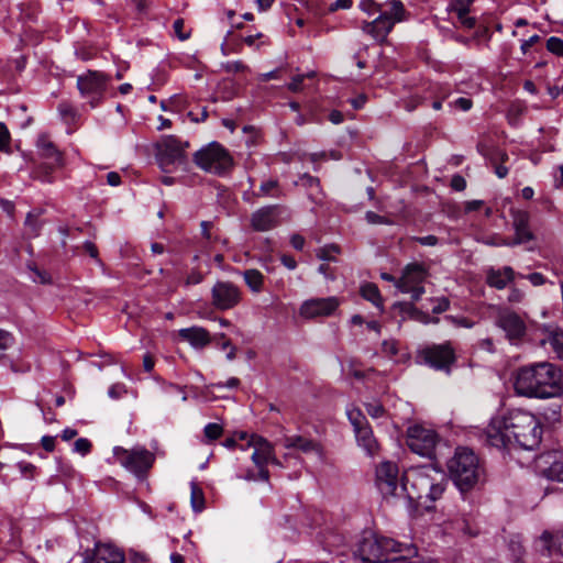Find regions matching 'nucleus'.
<instances>
[{"instance_id": "1", "label": "nucleus", "mask_w": 563, "mask_h": 563, "mask_svg": "<svg viewBox=\"0 0 563 563\" xmlns=\"http://www.w3.org/2000/svg\"><path fill=\"white\" fill-rule=\"evenodd\" d=\"M485 433L492 446L507 448L517 443L522 449L533 450L541 442L542 427L531 412L514 409L492 418Z\"/></svg>"}, {"instance_id": "2", "label": "nucleus", "mask_w": 563, "mask_h": 563, "mask_svg": "<svg viewBox=\"0 0 563 563\" xmlns=\"http://www.w3.org/2000/svg\"><path fill=\"white\" fill-rule=\"evenodd\" d=\"M517 394L534 398L559 396L563 388V376L552 363L541 362L519 367L514 376Z\"/></svg>"}, {"instance_id": "3", "label": "nucleus", "mask_w": 563, "mask_h": 563, "mask_svg": "<svg viewBox=\"0 0 563 563\" xmlns=\"http://www.w3.org/2000/svg\"><path fill=\"white\" fill-rule=\"evenodd\" d=\"M446 482L442 471L432 465L421 466L406 473L401 489L411 499L434 501L442 496Z\"/></svg>"}, {"instance_id": "4", "label": "nucleus", "mask_w": 563, "mask_h": 563, "mask_svg": "<svg viewBox=\"0 0 563 563\" xmlns=\"http://www.w3.org/2000/svg\"><path fill=\"white\" fill-rule=\"evenodd\" d=\"M402 552V544L394 539L367 533L360 541L355 555L364 563H383L398 561L400 556L391 555Z\"/></svg>"}, {"instance_id": "5", "label": "nucleus", "mask_w": 563, "mask_h": 563, "mask_svg": "<svg viewBox=\"0 0 563 563\" xmlns=\"http://www.w3.org/2000/svg\"><path fill=\"white\" fill-rule=\"evenodd\" d=\"M449 472L456 486L462 490L471 489L478 481L481 468L473 451L460 448L448 462Z\"/></svg>"}, {"instance_id": "6", "label": "nucleus", "mask_w": 563, "mask_h": 563, "mask_svg": "<svg viewBox=\"0 0 563 563\" xmlns=\"http://www.w3.org/2000/svg\"><path fill=\"white\" fill-rule=\"evenodd\" d=\"M249 448L253 450L251 460L257 468V473L249 470L244 474H239L238 477L249 482L258 479L268 482L271 474L267 465L274 464L282 466V463L276 457L274 445L265 438L261 435H254L250 438Z\"/></svg>"}, {"instance_id": "7", "label": "nucleus", "mask_w": 563, "mask_h": 563, "mask_svg": "<svg viewBox=\"0 0 563 563\" xmlns=\"http://www.w3.org/2000/svg\"><path fill=\"white\" fill-rule=\"evenodd\" d=\"M388 10L380 11L378 16L371 21L364 22L362 31L371 35L378 43H384L394 25L406 20V10L399 0H391L386 3Z\"/></svg>"}, {"instance_id": "8", "label": "nucleus", "mask_w": 563, "mask_h": 563, "mask_svg": "<svg viewBox=\"0 0 563 563\" xmlns=\"http://www.w3.org/2000/svg\"><path fill=\"white\" fill-rule=\"evenodd\" d=\"M187 141H181L175 135L163 136L156 144V158L158 165L165 172L186 164Z\"/></svg>"}, {"instance_id": "9", "label": "nucleus", "mask_w": 563, "mask_h": 563, "mask_svg": "<svg viewBox=\"0 0 563 563\" xmlns=\"http://www.w3.org/2000/svg\"><path fill=\"white\" fill-rule=\"evenodd\" d=\"M196 164L203 170L222 174L232 167V157L219 143H210L195 154Z\"/></svg>"}, {"instance_id": "10", "label": "nucleus", "mask_w": 563, "mask_h": 563, "mask_svg": "<svg viewBox=\"0 0 563 563\" xmlns=\"http://www.w3.org/2000/svg\"><path fill=\"white\" fill-rule=\"evenodd\" d=\"M113 453L117 461L137 477L144 476L155 461V455L143 448L126 450L117 446Z\"/></svg>"}, {"instance_id": "11", "label": "nucleus", "mask_w": 563, "mask_h": 563, "mask_svg": "<svg viewBox=\"0 0 563 563\" xmlns=\"http://www.w3.org/2000/svg\"><path fill=\"white\" fill-rule=\"evenodd\" d=\"M110 78L103 73L89 70L77 79V87L85 98L89 99L91 107H96L101 100Z\"/></svg>"}, {"instance_id": "12", "label": "nucleus", "mask_w": 563, "mask_h": 563, "mask_svg": "<svg viewBox=\"0 0 563 563\" xmlns=\"http://www.w3.org/2000/svg\"><path fill=\"white\" fill-rule=\"evenodd\" d=\"M438 443L434 430L421 424H415L407 431V444L410 450L421 456L431 457Z\"/></svg>"}, {"instance_id": "13", "label": "nucleus", "mask_w": 563, "mask_h": 563, "mask_svg": "<svg viewBox=\"0 0 563 563\" xmlns=\"http://www.w3.org/2000/svg\"><path fill=\"white\" fill-rule=\"evenodd\" d=\"M427 277L424 267L420 264H408L401 277L396 282V287L406 294H411V298L417 301L424 294L423 282Z\"/></svg>"}, {"instance_id": "14", "label": "nucleus", "mask_w": 563, "mask_h": 563, "mask_svg": "<svg viewBox=\"0 0 563 563\" xmlns=\"http://www.w3.org/2000/svg\"><path fill=\"white\" fill-rule=\"evenodd\" d=\"M123 553L110 544H97L93 551H85L71 563H123Z\"/></svg>"}, {"instance_id": "15", "label": "nucleus", "mask_w": 563, "mask_h": 563, "mask_svg": "<svg viewBox=\"0 0 563 563\" xmlns=\"http://www.w3.org/2000/svg\"><path fill=\"white\" fill-rule=\"evenodd\" d=\"M212 305L219 310L233 308L241 300V291L230 282H218L212 287Z\"/></svg>"}, {"instance_id": "16", "label": "nucleus", "mask_w": 563, "mask_h": 563, "mask_svg": "<svg viewBox=\"0 0 563 563\" xmlns=\"http://www.w3.org/2000/svg\"><path fill=\"white\" fill-rule=\"evenodd\" d=\"M423 358L431 367L449 372L455 361L454 349L450 342L434 344L423 351Z\"/></svg>"}, {"instance_id": "17", "label": "nucleus", "mask_w": 563, "mask_h": 563, "mask_svg": "<svg viewBox=\"0 0 563 563\" xmlns=\"http://www.w3.org/2000/svg\"><path fill=\"white\" fill-rule=\"evenodd\" d=\"M340 306L336 297L311 298L303 301L299 308V314L305 319L331 316Z\"/></svg>"}, {"instance_id": "18", "label": "nucleus", "mask_w": 563, "mask_h": 563, "mask_svg": "<svg viewBox=\"0 0 563 563\" xmlns=\"http://www.w3.org/2000/svg\"><path fill=\"white\" fill-rule=\"evenodd\" d=\"M376 484L385 496L397 494L399 487V470L397 464L385 461L376 468Z\"/></svg>"}, {"instance_id": "19", "label": "nucleus", "mask_w": 563, "mask_h": 563, "mask_svg": "<svg viewBox=\"0 0 563 563\" xmlns=\"http://www.w3.org/2000/svg\"><path fill=\"white\" fill-rule=\"evenodd\" d=\"M284 208L279 205L265 206L251 214V225L256 232H266L279 224V217Z\"/></svg>"}, {"instance_id": "20", "label": "nucleus", "mask_w": 563, "mask_h": 563, "mask_svg": "<svg viewBox=\"0 0 563 563\" xmlns=\"http://www.w3.org/2000/svg\"><path fill=\"white\" fill-rule=\"evenodd\" d=\"M510 216L512 219V228L515 231V238L511 242H503L504 244H508L510 246L520 245L533 241L536 239L533 232L531 231L530 223V214L528 211L511 209Z\"/></svg>"}, {"instance_id": "21", "label": "nucleus", "mask_w": 563, "mask_h": 563, "mask_svg": "<svg viewBox=\"0 0 563 563\" xmlns=\"http://www.w3.org/2000/svg\"><path fill=\"white\" fill-rule=\"evenodd\" d=\"M537 467L548 478L563 482V453L547 452L537 459Z\"/></svg>"}, {"instance_id": "22", "label": "nucleus", "mask_w": 563, "mask_h": 563, "mask_svg": "<svg viewBox=\"0 0 563 563\" xmlns=\"http://www.w3.org/2000/svg\"><path fill=\"white\" fill-rule=\"evenodd\" d=\"M497 323L506 332L509 340L520 339L526 333V324L516 312H501L498 317Z\"/></svg>"}, {"instance_id": "23", "label": "nucleus", "mask_w": 563, "mask_h": 563, "mask_svg": "<svg viewBox=\"0 0 563 563\" xmlns=\"http://www.w3.org/2000/svg\"><path fill=\"white\" fill-rule=\"evenodd\" d=\"M36 146L41 157L47 161V165L51 170L63 165L64 159L62 153L47 135H40L36 141Z\"/></svg>"}, {"instance_id": "24", "label": "nucleus", "mask_w": 563, "mask_h": 563, "mask_svg": "<svg viewBox=\"0 0 563 563\" xmlns=\"http://www.w3.org/2000/svg\"><path fill=\"white\" fill-rule=\"evenodd\" d=\"M538 547L549 555L558 554L563 558V530L554 536L548 531L543 532L538 540Z\"/></svg>"}, {"instance_id": "25", "label": "nucleus", "mask_w": 563, "mask_h": 563, "mask_svg": "<svg viewBox=\"0 0 563 563\" xmlns=\"http://www.w3.org/2000/svg\"><path fill=\"white\" fill-rule=\"evenodd\" d=\"M474 0H450L449 11L454 12L459 22L466 29L475 26V19L470 16L471 5Z\"/></svg>"}, {"instance_id": "26", "label": "nucleus", "mask_w": 563, "mask_h": 563, "mask_svg": "<svg viewBox=\"0 0 563 563\" xmlns=\"http://www.w3.org/2000/svg\"><path fill=\"white\" fill-rule=\"evenodd\" d=\"M180 339L189 342L194 347H203L210 342L209 332L201 327H190L180 329L178 332Z\"/></svg>"}, {"instance_id": "27", "label": "nucleus", "mask_w": 563, "mask_h": 563, "mask_svg": "<svg viewBox=\"0 0 563 563\" xmlns=\"http://www.w3.org/2000/svg\"><path fill=\"white\" fill-rule=\"evenodd\" d=\"M284 446L286 449H297L303 453H316L318 456L322 455L320 445L307 438L301 435H291L284 439Z\"/></svg>"}, {"instance_id": "28", "label": "nucleus", "mask_w": 563, "mask_h": 563, "mask_svg": "<svg viewBox=\"0 0 563 563\" xmlns=\"http://www.w3.org/2000/svg\"><path fill=\"white\" fill-rule=\"evenodd\" d=\"M515 278V272L510 266L501 269H489L487 272V284L497 289H504Z\"/></svg>"}, {"instance_id": "29", "label": "nucleus", "mask_w": 563, "mask_h": 563, "mask_svg": "<svg viewBox=\"0 0 563 563\" xmlns=\"http://www.w3.org/2000/svg\"><path fill=\"white\" fill-rule=\"evenodd\" d=\"M358 444L369 454L373 455L378 450V444L373 435L371 427L367 424L354 431Z\"/></svg>"}, {"instance_id": "30", "label": "nucleus", "mask_w": 563, "mask_h": 563, "mask_svg": "<svg viewBox=\"0 0 563 563\" xmlns=\"http://www.w3.org/2000/svg\"><path fill=\"white\" fill-rule=\"evenodd\" d=\"M243 278L247 287L253 292H261L264 286V275L255 268L246 269L243 272Z\"/></svg>"}, {"instance_id": "31", "label": "nucleus", "mask_w": 563, "mask_h": 563, "mask_svg": "<svg viewBox=\"0 0 563 563\" xmlns=\"http://www.w3.org/2000/svg\"><path fill=\"white\" fill-rule=\"evenodd\" d=\"M397 307L405 313H407L411 319L420 322V323H429V322H438V318L431 319L429 314L418 310L413 305L408 302L397 303Z\"/></svg>"}, {"instance_id": "32", "label": "nucleus", "mask_w": 563, "mask_h": 563, "mask_svg": "<svg viewBox=\"0 0 563 563\" xmlns=\"http://www.w3.org/2000/svg\"><path fill=\"white\" fill-rule=\"evenodd\" d=\"M360 291L364 299L371 301L375 307L383 309V299L379 289L375 284H364Z\"/></svg>"}, {"instance_id": "33", "label": "nucleus", "mask_w": 563, "mask_h": 563, "mask_svg": "<svg viewBox=\"0 0 563 563\" xmlns=\"http://www.w3.org/2000/svg\"><path fill=\"white\" fill-rule=\"evenodd\" d=\"M190 504L192 510L196 512H200L205 509V494L196 482L190 483Z\"/></svg>"}, {"instance_id": "34", "label": "nucleus", "mask_w": 563, "mask_h": 563, "mask_svg": "<svg viewBox=\"0 0 563 563\" xmlns=\"http://www.w3.org/2000/svg\"><path fill=\"white\" fill-rule=\"evenodd\" d=\"M257 197H278L280 196L278 181L276 179H267L262 181L258 192H256Z\"/></svg>"}, {"instance_id": "35", "label": "nucleus", "mask_w": 563, "mask_h": 563, "mask_svg": "<svg viewBox=\"0 0 563 563\" xmlns=\"http://www.w3.org/2000/svg\"><path fill=\"white\" fill-rule=\"evenodd\" d=\"M347 418L352 423L354 431L368 424L366 417L357 408L347 411Z\"/></svg>"}, {"instance_id": "36", "label": "nucleus", "mask_w": 563, "mask_h": 563, "mask_svg": "<svg viewBox=\"0 0 563 563\" xmlns=\"http://www.w3.org/2000/svg\"><path fill=\"white\" fill-rule=\"evenodd\" d=\"M548 342L559 357H563V332L559 330L552 331L548 338Z\"/></svg>"}, {"instance_id": "37", "label": "nucleus", "mask_w": 563, "mask_h": 563, "mask_svg": "<svg viewBox=\"0 0 563 563\" xmlns=\"http://www.w3.org/2000/svg\"><path fill=\"white\" fill-rule=\"evenodd\" d=\"M24 224H25V228L30 235H32V236L38 235V232L41 229V223H40L36 214H34L32 212L27 213Z\"/></svg>"}, {"instance_id": "38", "label": "nucleus", "mask_w": 563, "mask_h": 563, "mask_svg": "<svg viewBox=\"0 0 563 563\" xmlns=\"http://www.w3.org/2000/svg\"><path fill=\"white\" fill-rule=\"evenodd\" d=\"M360 7L363 11L367 12L368 14H380V11L388 10V7L385 4L376 3L373 0H363L360 3Z\"/></svg>"}, {"instance_id": "39", "label": "nucleus", "mask_w": 563, "mask_h": 563, "mask_svg": "<svg viewBox=\"0 0 563 563\" xmlns=\"http://www.w3.org/2000/svg\"><path fill=\"white\" fill-rule=\"evenodd\" d=\"M11 135L3 122H0V152H10Z\"/></svg>"}, {"instance_id": "40", "label": "nucleus", "mask_w": 563, "mask_h": 563, "mask_svg": "<svg viewBox=\"0 0 563 563\" xmlns=\"http://www.w3.org/2000/svg\"><path fill=\"white\" fill-rule=\"evenodd\" d=\"M205 437L210 440L219 439L223 433V428L219 423H208L203 429Z\"/></svg>"}, {"instance_id": "41", "label": "nucleus", "mask_w": 563, "mask_h": 563, "mask_svg": "<svg viewBox=\"0 0 563 563\" xmlns=\"http://www.w3.org/2000/svg\"><path fill=\"white\" fill-rule=\"evenodd\" d=\"M13 344V335L10 332L0 329V358L4 355V351L10 349Z\"/></svg>"}, {"instance_id": "42", "label": "nucleus", "mask_w": 563, "mask_h": 563, "mask_svg": "<svg viewBox=\"0 0 563 563\" xmlns=\"http://www.w3.org/2000/svg\"><path fill=\"white\" fill-rule=\"evenodd\" d=\"M547 48L554 55H563V40L556 36H551L547 41Z\"/></svg>"}, {"instance_id": "43", "label": "nucleus", "mask_w": 563, "mask_h": 563, "mask_svg": "<svg viewBox=\"0 0 563 563\" xmlns=\"http://www.w3.org/2000/svg\"><path fill=\"white\" fill-rule=\"evenodd\" d=\"M338 252L339 247L336 245L324 246L318 251L317 256L322 261H333V254Z\"/></svg>"}, {"instance_id": "44", "label": "nucleus", "mask_w": 563, "mask_h": 563, "mask_svg": "<svg viewBox=\"0 0 563 563\" xmlns=\"http://www.w3.org/2000/svg\"><path fill=\"white\" fill-rule=\"evenodd\" d=\"M91 450V442L88 439L80 438L75 442V451L81 455H86Z\"/></svg>"}, {"instance_id": "45", "label": "nucleus", "mask_w": 563, "mask_h": 563, "mask_svg": "<svg viewBox=\"0 0 563 563\" xmlns=\"http://www.w3.org/2000/svg\"><path fill=\"white\" fill-rule=\"evenodd\" d=\"M366 410H367V413L372 418H379V417H383L385 415L384 407L380 404H378V402L367 404L366 405Z\"/></svg>"}, {"instance_id": "46", "label": "nucleus", "mask_w": 563, "mask_h": 563, "mask_svg": "<svg viewBox=\"0 0 563 563\" xmlns=\"http://www.w3.org/2000/svg\"><path fill=\"white\" fill-rule=\"evenodd\" d=\"M184 20L177 19L174 21L173 27L177 37L181 41H185L189 37V33L184 31Z\"/></svg>"}, {"instance_id": "47", "label": "nucleus", "mask_w": 563, "mask_h": 563, "mask_svg": "<svg viewBox=\"0 0 563 563\" xmlns=\"http://www.w3.org/2000/svg\"><path fill=\"white\" fill-rule=\"evenodd\" d=\"M383 352L388 355H396L398 353L397 342L395 340L384 341L382 344Z\"/></svg>"}, {"instance_id": "48", "label": "nucleus", "mask_w": 563, "mask_h": 563, "mask_svg": "<svg viewBox=\"0 0 563 563\" xmlns=\"http://www.w3.org/2000/svg\"><path fill=\"white\" fill-rule=\"evenodd\" d=\"M203 279V276L200 272L198 271H192L186 278L185 280V285L186 286H191V285H197V284H200Z\"/></svg>"}, {"instance_id": "49", "label": "nucleus", "mask_w": 563, "mask_h": 563, "mask_svg": "<svg viewBox=\"0 0 563 563\" xmlns=\"http://www.w3.org/2000/svg\"><path fill=\"white\" fill-rule=\"evenodd\" d=\"M456 525H457V529H460L465 534L475 536L477 533L476 530L472 529L471 522L466 518H463L461 522L457 521Z\"/></svg>"}, {"instance_id": "50", "label": "nucleus", "mask_w": 563, "mask_h": 563, "mask_svg": "<svg viewBox=\"0 0 563 563\" xmlns=\"http://www.w3.org/2000/svg\"><path fill=\"white\" fill-rule=\"evenodd\" d=\"M305 80V76L297 75L292 78V80L288 84V89L292 92H298L302 89V82Z\"/></svg>"}, {"instance_id": "51", "label": "nucleus", "mask_w": 563, "mask_h": 563, "mask_svg": "<svg viewBox=\"0 0 563 563\" xmlns=\"http://www.w3.org/2000/svg\"><path fill=\"white\" fill-rule=\"evenodd\" d=\"M453 106L461 109L462 111H468L472 108L473 102L468 98L461 97L453 102Z\"/></svg>"}, {"instance_id": "52", "label": "nucleus", "mask_w": 563, "mask_h": 563, "mask_svg": "<svg viewBox=\"0 0 563 563\" xmlns=\"http://www.w3.org/2000/svg\"><path fill=\"white\" fill-rule=\"evenodd\" d=\"M451 186L453 189L462 191L466 188V181L462 176L455 175L451 180Z\"/></svg>"}, {"instance_id": "53", "label": "nucleus", "mask_w": 563, "mask_h": 563, "mask_svg": "<svg viewBox=\"0 0 563 563\" xmlns=\"http://www.w3.org/2000/svg\"><path fill=\"white\" fill-rule=\"evenodd\" d=\"M503 242H510V241L507 239H504L499 235H494L484 241L485 244L492 245V246H509L508 244H504Z\"/></svg>"}, {"instance_id": "54", "label": "nucleus", "mask_w": 563, "mask_h": 563, "mask_svg": "<svg viewBox=\"0 0 563 563\" xmlns=\"http://www.w3.org/2000/svg\"><path fill=\"white\" fill-rule=\"evenodd\" d=\"M290 244L295 250H302L305 246V238L300 234H292L290 238Z\"/></svg>"}, {"instance_id": "55", "label": "nucleus", "mask_w": 563, "mask_h": 563, "mask_svg": "<svg viewBox=\"0 0 563 563\" xmlns=\"http://www.w3.org/2000/svg\"><path fill=\"white\" fill-rule=\"evenodd\" d=\"M352 7V0H335V2H333L329 10L331 12L333 11H336L339 9H350Z\"/></svg>"}, {"instance_id": "56", "label": "nucleus", "mask_w": 563, "mask_h": 563, "mask_svg": "<svg viewBox=\"0 0 563 563\" xmlns=\"http://www.w3.org/2000/svg\"><path fill=\"white\" fill-rule=\"evenodd\" d=\"M222 444L228 449H240L241 451H245V446L242 443H238L234 435L225 439Z\"/></svg>"}, {"instance_id": "57", "label": "nucleus", "mask_w": 563, "mask_h": 563, "mask_svg": "<svg viewBox=\"0 0 563 563\" xmlns=\"http://www.w3.org/2000/svg\"><path fill=\"white\" fill-rule=\"evenodd\" d=\"M42 446L45 451L52 452L55 449V438L45 435L41 440Z\"/></svg>"}, {"instance_id": "58", "label": "nucleus", "mask_w": 563, "mask_h": 563, "mask_svg": "<svg viewBox=\"0 0 563 563\" xmlns=\"http://www.w3.org/2000/svg\"><path fill=\"white\" fill-rule=\"evenodd\" d=\"M123 393H125V389L124 386L121 384H115L111 386L108 391L109 396L114 399L119 398Z\"/></svg>"}, {"instance_id": "59", "label": "nucleus", "mask_w": 563, "mask_h": 563, "mask_svg": "<svg viewBox=\"0 0 563 563\" xmlns=\"http://www.w3.org/2000/svg\"><path fill=\"white\" fill-rule=\"evenodd\" d=\"M82 247L91 257L98 260V249L92 242L86 241Z\"/></svg>"}, {"instance_id": "60", "label": "nucleus", "mask_w": 563, "mask_h": 563, "mask_svg": "<svg viewBox=\"0 0 563 563\" xmlns=\"http://www.w3.org/2000/svg\"><path fill=\"white\" fill-rule=\"evenodd\" d=\"M225 69L227 71H234V73H238V71H243L246 69V66L242 63V62H232V63H228L225 65Z\"/></svg>"}, {"instance_id": "61", "label": "nucleus", "mask_w": 563, "mask_h": 563, "mask_svg": "<svg viewBox=\"0 0 563 563\" xmlns=\"http://www.w3.org/2000/svg\"><path fill=\"white\" fill-rule=\"evenodd\" d=\"M417 241L421 245L434 246L438 243V238L434 235H427V236L417 238Z\"/></svg>"}, {"instance_id": "62", "label": "nucleus", "mask_w": 563, "mask_h": 563, "mask_svg": "<svg viewBox=\"0 0 563 563\" xmlns=\"http://www.w3.org/2000/svg\"><path fill=\"white\" fill-rule=\"evenodd\" d=\"M449 308V300L445 298H441L438 300V303L432 308L434 313H441Z\"/></svg>"}, {"instance_id": "63", "label": "nucleus", "mask_w": 563, "mask_h": 563, "mask_svg": "<svg viewBox=\"0 0 563 563\" xmlns=\"http://www.w3.org/2000/svg\"><path fill=\"white\" fill-rule=\"evenodd\" d=\"M539 40V35H532L528 40L523 41L521 44L522 52L527 53L529 48L532 47Z\"/></svg>"}, {"instance_id": "64", "label": "nucleus", "mask_w": 563, "mask_h": 563, "mask_svg": "<svg viewBox=\"0 0 563 563\" xmlns=\"http://www.w3.org/2000/svg\"><path fill=\"white\" fill-rule=\"evenodd\" d=\"M534 286H540L545 283V278L540 273H532L527 277Z\"/></svg>"}]
</instances>
